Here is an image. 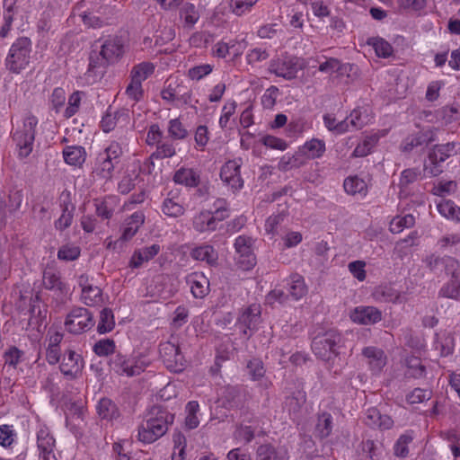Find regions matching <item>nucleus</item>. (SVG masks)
Instances as JSON below:
<instances>
[{"instance_id":"a211bd4d","label":"nucleus","mask_w":460,"mask_h":460,"mask_svg":"<svg viewBox=\"0 0 460 460\" xmlns=\"http://www.w3.org/2000/svg\"><path fill=\"white\" fill-rule=\"evenodd\" d=\"M61 199L62 215L58 220L55 221V227L59 231H64L72 224L75 206L71 202L69 192H62Z\"/></svg>"},{"instance_id":"0e129e2a","label":"nucleus","mask_w":460,"mask_h":460,"mask_svg":"<svg viewBox=\"0 0 460 460\" xmlns=\"http://www.w3.org/2000/svg\"><path fill=\"white\" fill-rule=\"evenodd\" d=\"M256 2H225L229 8V12L241 15L245 10H250Z\"/></svg>"},{"instance_id":"bf43d9fd","label":"nucleus","mask_w":460,"mask_h":460,"mask_svg":"<svg viewBox=\"0 0 460 460\" xmlns=\"http://www.w3.org/2000/svg\"><path fill=\"white\" fill-rule=\"evenodd\" d=\"M126 93L132 100L138 102L143 98L144 91L142 89V84L138 83V81H134L131 79V82L126 88Z\"/></svg>"},{"instance_id":"1a4fd4ad","label":"nucleus","mask_w":460,"mask_h":460,"mask_svg":"<svg viewBox=\"0 0 460 460\" xmlns=\"http://www.w3.org/2000/svg\"><path fill=\"white\" fill-rule=\"evenodd\" d=\"M305 62L297 57H285L283 58L273 59L270 61L269 71L277 76L287 80H292L296 77L297 72L303 69Z\"/></svg>"},{"instance_id":"393cba45","label":"nucleus","mask_w":460,"mask_h":460,"mask_svg":"<svg viewBox=\"0 0 460 460\" xmlns=\"http://www.w3.org/2000/svg\"><path fill=\"white\" fill-rule=\"evenodd\" d=\"M193 228L199 233L211 232L216 230V226L211 218V211H200L193 217Z\"/></svg>"},{"instance_id":"6ab92c4d","label":"nucleus","mask_w":460,"mask_h":460,"mask_svg":"<svg viewBox=\"0 0 460 460\" xmlns=\"http://www.w3.org/2000/svg\"><path fill=\"white\" fill-rule=\"evenodd\" d=\"M362 354L368 358V365L375 374L381 372L386 364V356L381 349L376 347H366Z\"/></svg>"},{"instance_id":"72a5a7b5","label":"nucleus","mask_w":460,"mask_h":460,"mask_svg":"<svg viewBox=\"0 0 460 460\" xmlns=\"http://www.w3.org/2000/svg\"><path fill=\"white\" fill-rule=\"evenodd\" d=\"M367 44L372 46L379 58H387L392 56L394 49L392 45L383 38L373 37L367 40Z\"/></svg>"},{"instance_id":"bb28decb","label":"nucleus","mask_w":460,"mask_h":460,"mask_svg":"<svg viewBox=\"0 0 460 460\" xmlns=\"http://www.w3.org/2000/svg\"><path fill=\"white\" fill-rule=\"evenodd\" d=\"M343 187L345 191L349 195L361 194L366 196L367 193V185L366 181L357 175L346 178Z\"/></svg>"},{"instance_id":"f257e3e1","label":"nucleus","mask_w":460,"mask_h":460,"mask_svg":"<svg viewBox=\"0 0 460 460\" xmlns=\"http://www.w3.org/2000/svg\"><path fill=\"white\" fill-rule=\"evenodd\" d=\"M150 418L138 429V438L144 443H153L164 436L169 425L174 421V414L161 405H155L149 412Z\"/></svg>"},{"instance_id":"f704fd0d","label":"nucleus","mask_w":460,"mask_h":460,"mask_svg":"<svg viewBox=\"0 0 460 460\" xmlns=\"http://www.w3.org/2000/svg\"><path fill=\"white\" fill-rule=\"evenodd\" d=\"M256 460H287L285 456L279 455L276 447L270 443L260 445L256 449Z\"/></svg>"},{"instance_id":"4c0bfd02","label":"nucleus","mask_w":460,"mask_h":460,"mask_svg":"<svg viewBox=\"0 0 460 460\" xmlns=\"http://www.w3.org/2000/svg\"><path fill=\"white\" fill-rule=\"evenodd\" d=\"M438 212L447 218L460 222V208L450 199L443 200L438 204Z\"/></svg>"},{"instance_id":"e2e57ef3","label":"nucleus","mask_w":460,"mask_h":460,"mask_svg":"<svg viewBox=\"0 0 460 460\" xmlns=\"http://www.w3.org/2000/svg\"><path fill=\"white\" fill-rule=\"evenodd\" d=\"M365 266V261H355L349 263V270L358 280L363 281L366 279Z\"/></svg>"},{"instance_id":"20e7f679","label":"nucleus","mask_w":460,"mask_h":460,"mask_svg":"<svg viewBox=\"0 0 460 460\" xmlns=\"http://www.w3.org/2000/svg\"><path fill=\"white\" fill-rule=\"evenodd\" d=\"M31 41L27 37L17 39L11 46L6 58V67L13 73H20L30 63Z\"/></svg>"},{"instance_id":"37998d69","label":"nucleus","mask_w":460,"mask_h":460,"mask_svg":"<svg viewBox=\"0 0 460 460\" xmlns=\"http://www.w3.org/2000/svg\"><path fill=\"white\" fill-rule=\"evenodd\" d=\"M422 179L421 172L418 168H408L402 172L399 181L401 190L406 189L410 184Z\"/></svg>"},{"instance_id":"b1692460","label":"nucleus","mask_w":460,"mask_h":460,"mask_svg":"<svg viewBox=\"0 0 460 460\" xmlns=\"http://www.w3.org/2000/svg\"><path fill=\"white\" fill-rule=\"evenodd\" d=\"M84 279V275H81L79 278V286L82 288V299L84 303L88 306L96 305L102 300V291L98 287L93 285L84 286L82 280Z\"/></svg>"},{"instance_id":"de8ad7c7","label":"nucleus","mask_w":460,"mask_h":460,"mask_svg":"<svg viewBox=\"0 0 460 460\" xmlns=\"http://www.w3.org/2000/svg\"><path fill=\"white\" fill-rule=\"evenodd\" d=\"M115 341L112 339H102L93 346V351L100 357H107L115 352Z\"/></svg>"},{"instance_id":"6e6d98bb","label":"nucleus","mask_w":460,"mask_h":460,"mask_svg":"<svg viewBox=\"0 0 460 460\" xmlns=\"http://www.w3.org/2000/svg\"><path fill=\"white\" fill-rule=\"evenodd\" d=\"M261 141L265 146L271 149L284 151L288 147L285 140L270 135L264 136Z\"/></svg>"},{"instance_id":"5fc2aeb1","label":"nucleus","mask_w":460,"mask_h":460,"mask_svg":"<svg viewBox=\"0 0 460 460\" xmlns=\"http://www.w3.org/2000/svg\"><path fill=\"white\" fill-rule=\"evenodd\" d=\"M279 93V88L277 86L269 87L261 97V103L264 108L271 109L276 104V99Z\"/></svg>"},{"instance_id":"864d4df0","label":"nucleus","mask_w":460,"mask_h":460,"mask_svg":"<svg viewBox=\"0 0 460 460\" xmlns=\"http://www.w3.org/2000/svg\"><path fill=\"white\" fill-rule=\"evenodd\" d=\"M175 155V148L172 144L164 143L157 146L156 151L150 155V160L164 159Z\"/></svg>"},{"instance_id":"a878e982","label":"nucleus","mask_w":460,"mask_h":460,"mask_svg":"<svg viewBox=\"0 0 460 460\" xmlns=\"http://www.w3.org/2000/svg\"><path fill=\"white\" fill-rule=\"evenodd\" d=\"M63 156L67 164L81 166L85 161L86 153L83 146H66L63 150Z\"/></svg>"},{"instance_id":"0eeeda50","label":"nucleus","mask_w":460,"mask_h":460,"mask_svg":"<svg viewBox=\"0 0 460 460\" xmlns=\"http://www.w3.org/2000/svg\"><path fill=\"white\" fill-rule=\"evenodd\" d=\"M38 119L35 116L26 117L22 130H17L13 134V140L19 147V155L22 157H27L32 151V145L35 139V127Z\"/></svg>"},{"instance_id":"680f3d73","label":"nucleus","mask_w":460,"mask_h":460,"mask_svg":"<svg viewBox=\"0 0 460 460\" xmlns=\"http://www.w3.org/2000/svg\"><path fill=\"white\" fill-rule=\"evenodd\" d=\"M212 71V66L208 64L196 66L191 67L188 75L192 80H200L205 75L210 74Z\"/></svg>"},{"instance_id":"603ef678","label":"nucleus","mask_w":460,"mask_h":460,"mask_svg":"<svg viewBox=\"0 0 460 460\" xmlns=\"http://www.w3.org/2000/svg\"><path fill=\"white\" fill-rule=\"evenodd\" d=\"M23 351L19 349L15 346H12L4 353V358L5 365H8L13 367H16L19 362L21 361L22 357L23 356Z\"/></svg>"},{"instance_id":"13d9d810","label":"nucleus","mask_w":460,"mask_h":460,"mask_svg":"<svg viewBox=\"0 0 460 460\" xmlns=\"http://www.w3.org/2000/svg\"><path fill=\"white\" fill-rule=\"evenodd\" d=\"M13 11H14V3L11 4L6 7V12L4 13V23L0 29V37L5 38L11 29L12 22L13 21Z\"/></svg>"},{"instance_id":"4be33fe9","label":"nucleus","mask_w":460,"mask_h":460,"mask_svg":"<svg viewBox=\"0 0 460 460\" xmlns=\"http://www.w3.org/2000/svg\"><path fill=\"white\" fill-rule=\"evenodd\" d=\"M191 293L196 298H203L209 292V280L203 275L193 273L189 278Z\"/></svg>"},{"instance_id":"2f4dec72","label":"nucleus","mask_w":460,"mask_h":460,"mask_svg":"<svg viewBox=\"0 0 460 460\" xmlns=\"http://www.w3.org/2000/svg\"><path fill=\"white\" fill-rule=\"evenodd\" d=\"M301 152L306 155L309 158H319L325 152V143L323 140L313 138L305 143Z\"/></svg>"},{"instance_id":"c03bdc74","label":"nucleus","mask_w":460,"mask_h":460,"mask_svg":"<svg viewBox=\"0 0 460 460\" xmlns=\"http://www.w3.org/2000/svg\"><path fill=\"white\" fill-rule=\"evenodd\" d=\"M162 212L167 217H178L185 213V208L181 204L167 198L163 202Z\"/></svg>"},{"instance_id":"338daca9","label":"nucleus","mask_w":460,"mask_h":460,"mask_svg":"<svg viewBox=\"0 0 460 460\" xmlns=\"http://www.w3.org/2000/svg\"><path fill=\"white\" fill-rule=\"evenodd\" d=\"M14 432L8 425L0 426V445L10 446L13 441Z\"/></svg>"},{"instance_id":"9b49d317","label":"nucleus","mask_w":460,"mask_h":460,"mask_svg":"<svg viewBox=\"0 0 460 460\" xmlns=\"http://www.w3.org/2000/svg\"><path fill=\"white\" fill-rule=\"evenodd\" d=\"M159 353L166 367L175 373L181 372L185 359L180 347L168 341L160 344Z\"/></svg>"},{"instance_id":"7c9ffc66","label":"nucleus","mask_w":460,"mask_h":460,"mask_svg":"<svg viewBox=\"0 0 460 460\" xmlns=\"http://www.w3.org/2000/svg\"><path fill=\"white\" fill-rule=\"evenodd\" d=\"M332 431V417L329 412H323L318 415L315 432L320 438H328Z\"/></svg>"},{"instance_id":"49530a36","label":"nucleus","mask_w":460,"mask_h":460,"mask_svg":"<svg viewBox=\"0 0 460 460\" xmlns=\"http://www.w3.org/2000/svg\"><path fill=\"white\" fill-rule=\"evenodd\" d=\"M408 375L413 378H420L425 376L426 367L422 365L420 358L411 357L406 360Z\"/></svg>"},{"instance_id":"f03ea898","label":"nucleus","mask_w":460,"mask_h":460,"mask_svg":"<svg viewBox=\"0 0 460 460\" xmlns=\"http://www.w3.org/2000/svg\"><path fill=\"white\" fill-rule=\"evenodd\" d=\"M311 347L318 358L329 362L340 355V349L342 347L341 334L335 329L319 332L313 338Z\"/></svg>"},{"instance_id":"a18cd8bd","label":"nucleus","mask_w":460,"mask_h":460,"mask_svg":"<svg viewBox=\"0 0 460 460\" xmlns=\"http://www.w3.org/2000/svg\"><path fill=\"white\" fill-rule=\"evenodd\" d=\"M191 256L197 261H205L209 264L216 261L214 249L210 245L197 247L192 250Z\"/></svg>"},{"instance_id":"aec40b11","label":"nucleus","mask_w":460,"mask_h":460,"mask_svg":"<svg viewBox=\"0 0 460 460\" xmlns=\"http://www.w3.org/2000/svg\"><path fill=\"white\" fill-rule=\"evenodd\" d=\"M38 448L40 450V460H55L53 448L55 439L47 431L41 429L37 435Z\"/></svg>"},{"instance_id":"79ce46f5","label":"nucleus","mask_w":460,"mask_h":460,"mask_svg":"<svg viewBox=\"0 0 460 460\" xmlns=\"http://www.w3.org/2000/svg\"><path fill=\"white\" fill-rule=\"evenodd\" d=\"M43 284L47 289H56L63 292L65 285L60 280V276L52 270H46L43 273Z\"/></svg>"},{"instance_id":"c9c22d12","label":"nucleus","mask_w":460,"mask_h":460,"mask_svg":"<svg viewBox=\"0 0 460 460\" xmlns=\"http://www.w3.org/2000/svg\"><path fill=\"white\" fill-rule=\"evenodd\" d=\"M323 122L328 130L335 134H343L349 131V118L337 122L333 115L327 113L323 115Z\"/></svg>"},{"instance_id":"8fccbe9b","label":"nucleus","mask_w":460,"mask_h":460,"mask_svg":"<svg viewBox=\"0 0 460 460\" xmlns=\"http://www.w3.org/2000/svg\"><path fill=\"white\" fill-rule=\"evenodd\" d=\"M168 132L174 139H184L188 136V130L179 119H173L169 121Z\"/></svg>"},{"instance_id":"69168bd1","label":"nucleus","mask_w":460,"mask_h":460,"mask_svg":"<svg viewBox=\"0 0 460 460\" xmlns=\"http://www.w3.org/2000/svg\"><path fill=\"white\" fill-rule=\"evenodd\" d=\"M303 163L299 161L298 157L293 156H283L279 162V168L281 171H288L293 168H298Z\"/></svg>"},{"instance_id":"2eb2a0df","label":"nucleus","mask_w":460,"mask_h":460,"mask_svg":"<svg viewBox=\"0 0 460 460\" xmlns=\"http://www.w3.org/2000/svg\"><path fill=\"white\" fill-rule=\"evenodd\" d=\"M436 140V128L422 129L406 137L402 143V151L410 152L415 147L427 146Z\"/></svg>"},{"instance_id":"4d7b16f0","label":"nucleus","mask_w":460,"mask_h":460,"mask_svg":"<svg viewBox=\"0 0 460 460\" xmlns=\"http://www.w3.org/2000/svg\"><path fill=\"white\" fill-rule=\"evenodd\" d=\"M431 396V392L420 388H415L410 394L407 395V402L411 404L420 403L425 400H429Z\"/></svg>"},{"instance_id":"cd10ccee","label":"nucleus","mask_w":460,"mask_h":460,"mask_svg":"<svg viewBox=\"0 0 460 460\" xmlns=\"http://www.w3.org/2000/svg\"><path fill=\"white\" fill-rule=\"evenodd\" d=\"M97 413L103 420H112L119 416L117 405L109 398H102L97 404Z\"/></svg>"},{"instance_id":"ea45409f","label":"nucleus","mask_w":460,"mask_h":460,"mask_svg":"<svg viewBox=\"0 0 460 460\" xmlns=\"http://www.w3.org/2000/svg\"><path fill=\"white\" fill-rule=\"evenodd\" d=\"M241 391L237 386L227 385L223 394L224 405L228 408L238 407L241 403Z\"/></svg>"},{"instance_id":"e433bc0d","label":"nucleus","mask_w":460,"mask_h":460,"mask_svg":"<svg viewBox=\"0 0 460 460\" xmlns=\"http://www.w3.org/2000/svg\"><path fill=\"white\" fill-rule=\"evenodd\" d=\"M246 370L252 381L261 380L266 373L263 362L258 358H253L247 362Z\"/></svg>"},{"instance_id":"6e6552de","label":"nucleus","mask_w":460,"mask_h":460,"mask_svg":"<svg viewBox=\"0 0 460 460\" xmlns=\"http://www.w3.org/2000/svg\"><path fill=\"white\" fill-rule=\"evenodd\" d=\"M456 143L448 142L443 145H435L429 153L430 165L424 164V171H428L432 176H438L443 172L441 164L447 158L456 155Z\"/></svg>"},{"instance_id":"412c9836","label":"nucleus","mask_w":460,"mask_h":460,"mask_svg":"<svg viewBox=\"0 0 460 460\" xmlns=\"http://www.w3.org/2000/svg\"><path fill=\"white\" fill-rule=\"evenodd\" d=\"M173 181L186 187H197L199 184L200 176L191 168L181 167L175 172Z\"/></svg>"},{"instance_id":"9d476101","label":"nucleus","mask_w":460,"mask_h":460,"mask_svg":"<svg viewBox=\"0 0 460 460\" xmlns=\"http://www.w3.org/2000/svg\"><path fill=\"white\" fill-rule=\"evenodd\" d=\"M109 365L111 370L120 376H135L145 370V366L136 358H128L120 352H117L111 358Z\"/></svg>"},{"instance_id":"ddd939ff","label":"nucleus","mask_w":460,"mask_h":460,"mask_svg":"<svg viewBox=\"0 0 460 460\" xmlns=\"http://www.w3.org/2000/svg\"><path fill=\"white\" fill-rule=\"evenodd\" d=\"M253 240L246 235H240L235 239L234 248L240 254L238 263L244 270H249L256 264V259L252 252Z\"/></svg>"},{"instance_id":"473e14b6","label":"nucleus","mask_w":460,"mask_h":460,"mask_svg":"<svg viewBox=\"0 0 460 460\" xmlns=\"http://www.w3.org/2000/svg\"><path fill=\"white\" fill-rule=\"evenodd\" d=\"M115 327L113 312L111 308L105 307L100 312V321L97 325V332L105 334L111 332Z\"/></svg>"},{"instance_id":"423d86ee","label":"nucleus","mask_w":460,"mask_h":460,"mask_svg":"<svg viewBox=\"0 0 460 460\" xmlns=\"http://www.w3.org/2000/svg\"><path fill=\"white\" fill-rule=\"evenodd\" d=\"M95 324L93 314L84 307H75L67 314L65 326L73 334H81L91 330Z\"/></svg>"},{"instance_id":"a19ab883","label":"nucleus","mask_w":460,"mask_h":460,"mask_svg":"<svg viewBox=\"0 0 460 460\" xmlns=\"http://www.w3.org/2000/svg\"><path fill=\"white\" fill-rule=\"evenodd\" d=\"M154 71L155 66L152 63L143 62L133 67L130 74L131 79L137 82L138 81V83L141 84L142 81L146 80Z\"/></svg>"},{"instance_id":"dca6fc26","label":"nucleus","mask_w":460,"mask_h":460,"mask_svg":"<svg viewBox=\"0 0 460 460\" xmlns=\"http://www.w3.org/2000/svg\"><path fill=\"white\" fill-rule=\"evenodd\" d=\"M220 178L231 188L239 190L243 185V181L240 174V165L234 161H229L222 166Z\"/></svg>"},{"instance_id":"774afa93","label":"nucleus","mask_w":460,"mask_h":460,"mask_svg":"<svg viewBox=\"0 0 460 460\" xmlns=\"http://www.w3.org/2000/svg\"><path fill=\"white\" fill-rule=\"evenodd\" d=\"M172 440L174 443V448L179 449V457L184 459L185 448L187 446V440L185 436L181 431H177L173 434Z\"/></svg>"},{"instance_id":"4468645a","label":"nucleus","mask_w":460,"mask_h":460,"mask_svg":"<svg viewBox=\"0 0 460 460\" xmlns=\"http://www.w3.org/2000/svg\"><path fill=\"white\" fill-rule=\"evenodd\" d=\"M261 320V306L259 305H251L246 307L242 314L238 317L237 325L242 330L243 335L251 337L252 332L257 329Z\"/></svg>"},{"instance_id":"c85d7f7f","label":"nucleus","mask_w":460,"mask_h":460,"mask_svg":"<svg viewBox=\"0 0 460 460\" xmlns=\"http://www.w3.org/2000/svg\"><path fill=\"white\" fill-rule=\"evenodd\" d=\"M440 297L460 300V279L455 275L442 286L438 292Z\"/></svg>"},{"instance_id":"7ed1b4c3","label":"nucleus","mask_w":460,"mask_h":460,"mask_svg":"<svg viewBox=\"0 0 460 460\" xmlns=\"http://www.w3.org/2000/svg\"><path fill=\"white\" fill-rule=\"evenodd\" d=\"M122 54L123 42L121 38H109L102 44L99 51L92 50L90 53L89 70L105 69L109 65L117 62Z\"/></svg>"},{"instance_id":"f8f14e48","label":"nucleus","mask_w":460,"mask_h":460,"mask_svg":"<svg viewBox=\"0 0 460 460\" xmlns=\"http://www.w3.org/2000/svg\"><path fill=\"white\" fill-rule=\"evenodd\" d=\"M84 361L80 354L72 349L64 353L59 369L69 380H75L82 374Z\"/></svg>"},{"instance_id":"c756f323","label":"nucleus","mask_w":460,"mask_h":460,"mask_svg":"<svg viewBox=\"0 0 460 460\" xmlns=\"http://www.w3.org/2000/svg\"><path fill=\"white\" fill-rule=\"evenodd\" d=\"M306 401L305 393L303 391L294 392L291 395L286 397L285 407L289 414H297Z\"/></svg>"},{"instance_id":"5701e85b","label":"nucleus","mask_w":460,"mask_h":460,"mask_svg":"<svg viewBox=\"0 0 460 460\" xmlns=\"http://www.w3.org/2000/svg\"><path fill=\"white\" fill-rule=\"evenodd\" d=\"M374 296L382 303L402 304L403 302L400 292L387 285L376 288Z\"/></svg>"},{"instance_id":"09e8293b","label":"nucleus","mask_w":460,"mask_h":460,"mask_svg":"<svg viewBox=\"0 0 460 460\" xmlns=\"http://www.w3.org/2000/svg\"><path fill=\"white\" fill-rule=\"evenodd\" d=\"M81 250L75 245H63L58 252V258L61 261H71L80 256Z\"/></svg>"},{"instance_id":"052dcab7","label":"nucleus","mask_w":460,"mask_h":460,"mask_svg":"<svg viewBox=\"0 0 460 460\" xmlns=\"http://www.w3.org/2000/svg\"><path fill=\"white\" fill-rule=\"evenodd\" d=\"M448 260H450L449 257H440L431 254L426 258L425 261L429 270L435 271L445 267Z\"/></svg>"},{"instance_id":"39448f33","label":"nucleus","mask_w":460,"mask_h":460,"mask_svg":"<svg viewBox=\"0 0 460 460\" xmlns=\"http://www.w3.org/2000/svg\"><path fill=\"white\" fill-rule=\"evenodd\" d=\"M122 154L120 145L115 141L111 142L97 157V174L103 179H111L115 168L120 164Z\"/></svg>"},{"instance_id":"f3484780","label":"nucleus","mask_w":460,"mask_h":460,"mask_svg":"<svg viewBox=\"0 0 460 460\" xmlns=\"http://www.w3.org/2000/svg\"><path fill=\"white\" fill-rule=\"evenodd\" d=\"M354 323L360 324H373L382 319V313L374 306H359L355 308L350 315Z\"/></svg>"},{"instance_id":"58836bf2","label":"nucleus","mask_w":460,"mask_h":460,"mask_svg":"<svg viewBox=\"0 0 460 460\" xmlns=\"http://www.w3.org/2000/svg\"><path fill=\"white\" fill-rule=\"evenodd\" d=\"M289 294L298 300L307 293V288L305 284L304 279L299 274H293L291 277Z\"/></svg>"},{"instance_id":"3c124183","label":"nucleus","mask_w":460,"mask_h":460,"mask_svg":"<svg viewBox=\"0 0 460 460\" xmlns=\"http://www.w3.org/2000/svg\"><path fill=\"white\" fill-rule=\"evenodd\" d=\"M181 17H184L186 24L192 26L198 22L199 13L193 4L186 3V4L181 8Z\"/></svg>"}]
</instances>
